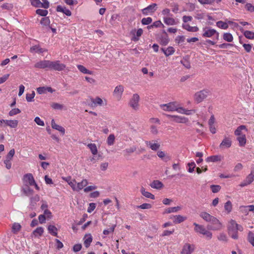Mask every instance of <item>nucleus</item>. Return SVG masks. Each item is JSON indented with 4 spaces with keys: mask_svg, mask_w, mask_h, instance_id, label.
<instances>
[{
    "mask_svg": "<svg viewBox=\"0 0 254 254\" xmlns=\"http://www.w3.org/2000/svg\"><path fill=\"white\" fill-rule=\"evenodd\" d=\"M11 232L14 234H18L21 229V225L17 222H14L11 225Z\"/></svg>",
    "mask_w": 254,
    "mask_h": 254,
    "instance_id": "obj_34",
    "label": "nucleus"
},
{
    "mask_svg": "<svg viewBox=\"0 0 254 254\" xmlns=\"http://www.w3.org/2000/svg\"><path fill=\"white\" fill-rule=\"evenodd\" d=\"M87 146L89 149L92 155H96L98 154V151L96 144L90 143L88 144Z\"/></svg>",
    "mask_w": 254,
    "mask_h": 254,
    "instance_id": "obj_39",
    "label": "nucleus"
},
{
    "mask_svg": "<svg viewBox=\"0 0 254 254\" xmlns=\"http://www.w3.org/2000/svg\"><path fill=\"white\" fill-rule=\"evenodd\" d=\"M142 33L143 30L141 28H139L137 30H132L130 33L131 36V40L134 42L138 41Z\"/></svg>",
    "mask_w": 254,
    "mask_h": 254,
    "instance_id": "obj_13",
    "label": "nucleus"
},
{
    "mask_svg": "<svg viewBox=\"0 0 254 254\" xmlns=\"http://www.w3.org/2000/svg\"><path fill=\"white\" fill-rule=\"evenodd\" d=\"M47 230L49 234L51 235L58 237V229L53 224H49L47 226Z\"/></svg>",
    "mask_w": 254,
    "mask_h": 254,
    "instance_id": "obj_29",
    "label": "nucleus"
},
{
    "mask_svg": "<svg viewBox=\"0 0 254 254\" xmlns=\"http://www.w3.org/2000/svg\"><path fill=\"white\" fill-rule=\"evenodd\" d=\"M201 235H203L207 240H210L212 238V233L206 229L204 230Z\"/></svg>",
    "mask_w": 254,
    "mask_h": 254,
    "instance_id": "obj_47",
    "label": "nucleus"
},
{
    "mask_svg": "<svg viewBox=\"0 0 254 254\" xmlns=\"http://www.w3.org/2000/svg\"><path fill=\"white\" fill-rule=\"evenodd\" d=\"M254 181V170L246 176V178L240 184L241 187H244L251 184Z\"/></svg>",
    "mask_w": 254,
    "mask_h": 254,
    "instance_id": "obj_12",
    "label": "nucleus"
},
{
    "mask_svg": "<svg viewBox=\"0 0 254 254\" xmlns=\"http://www.w3.org/2000/svg\"><path fill=\"white\" fill-rule=\"evenodd\" d=\"M21 113V110L18 108H13L9 112L8 115L10 117L14 116Z\"/></svg>",
    "mask_w": 254,
    "mask_h": 254,
    "instance_id": "obj_53",
    "label": "nucleus"
},
{
    "mask_svg": "<svg viewBox=\"0 0 254 254\" xmlns=\"http://www.w3.org/2000/svg\"><path fill=\"white\" fill-rule=\"evenodd\" d=\"M193 225L194 226V231L198 234L201 235L206 229L204 226L197 224L196 223H193Z\"/></svg>",
    "mask_w": 254,
    "mask_h": 254,
    "instance_id": "obj_35",
    "label": "nucleus"
},
{
    "mask_svg": "<svg viewBox=\"0 0 254 254\" xmlns=\"http://www.w3.org/2000/svg\"><path fill=\"white\" fill-rule=\"evenodd\" d=\"M44 232V228L42 227H38L32 232L31 236L32 237L39 238L43 235Z\"/></svg>",
    "mask_w": 254,
    "mask_h": 254,
    "instance_id": "obj_26",
    "label": "nucleus"
},
{
    "mask_svg": "<svg viewBox=\"0 0 254 254\" xmlns=\"http://www.w3.org/2000/svg\"><path fill=\"white\" fill-rule=\"evenodd\" d=\"M175 111H177L178 113L180 114H185L186 115H190L192 113L195 112L194 110H188L182 107H181L178 102Z\"/></svg>",
    "mask_w": 254,
    "mask_h": 254,
    "instance_id": "obj_18",
    "label": "nucleus"
},
{
    "mask_svg": "<svg viewBox=\"0 0 254 254\" xmlns=\"http://www.w3.org/2000/svg\"><path fill=\"white\" fill-rule=\"evenodd\" d=\"M62 179L67 182L73 191L79 192L82 190L85 193H87L96 189L95 186H87L88 181L86 179H83L81 181L77 182L75 179L71 177H62Z\"/></svg>",
    "mask_w": 254,
    "mask_h": 254,
    "instance_id": "obj_1",
    "label": "nucleus"
},
{
    "mask_svg": "<svg viewBox=\"0 0 254 254\" xmlns=\"http://www.w3.org/2000/svg\"><path fill=\"white\" fill-rule=\"evenodd\" d=\"M205 14L204 13L201 11H197L194 16V17L197 19H202L205 17Z\"/></svg>",
    "mask_w": 254,
    "mask_h": 254,
    "instance_id": "obj_63",
    "label": "nucleus"
},
{
    "mask_svg": "<svg viewBox=\"0 0 254 254\" xmlns=\"http://www.w3.org/2000/svg\"><path fill=\"white\" fill-rule=\"evenodd\" d=\"M77 67L78 70L83 74H93V72L86 68L85 66L82 65L78 64L77 65Z\"/></svg>",
    "mask_w": 254,
    "mask_h": 254,
    "instance_id": "obj_41",
    "label": "nucleus"
},
{
    "mask_svg": "<svg viewBox=\"0 0 254 254\" xmlns=\"http://www.w3.org/2000/svg\"><path fill=\"white\" fill-rule=\"evenodd\" d=\"M140 192L142 194V195H143L146 198H150L151 199H155V196L151 193L149 192V191H146L145 189L143 187L141 188Z\"/></svg>",
    "mask_w": 254,
    "mask_h": 254,
    "instance_id": "obj_36",
    "label": "nucleus"
},
{
    "mask_svg": "<svg viewBox=\"0 0 254 254\" xmlns=\"http://www.w3.org/2000/svg\"><path fill=\"white\" fill-rule=\"evenodd\" d=\"M203 33L202 34V36L204 37L210 38L215 36L217 40L219 39V34L214 29L206 27L203 29Z\"/></svg>",
    "mask_w": 254,
    "mask_h": 254,
    "instance_id": "obj_10",
    "label": "nucleus"
},
{
    "mask_svg": "<svg viewBox=\"0 0 254 254\" xmlns=\"http://www.w3.org/2000/svg\"><path fill=\"white\" fill-rule=\"evenodd\" d=\"M248 129L246 126L241 125L234 131V134L237 137V140L240 147H244L247 143L246 134Z\"/></svg>",
    "mask_w": 254,
    "mask_h": 254,
    "instance_id": "obj_2",
    "label": "nucleus"
},
{
    "mask_svg": "<svg viewBox=\"0 0 254 254\" xmlns=\"http://www.w3.org/2000/svg\"><path fill=\"white\" fill-rule=\"evenodd\" d=\"M217 239L219 241L223 242H227L228 241V238L226 235L223 233L219 234V235L217 236Z\"/></svg>",
    "mask_w": 254,
    "mask_h": 254,
    "instance_id": "obj_57",
    "label": "nucleus"
},
{
    "mask_svg": "<svg viewBox=\"0 0 254 254\" xmlns=\"http://www.w3.org/2000/svg\"><path fill=\"white\" fill-rule=\"evenodd\" d=\"M51 125L53 129L59 131L62 135H64L65 133V128L62 126L57 124L54 119L51 120Z\"/></svg>",
    "mask_w": 254,
    "mask_h": 254,
    "instance_id": "obj_19",
    "label": "nucleus"
},
{
    "mask_svg": "<svg viewBox=\"0 0 254 254\" xmlns=\"http://www.w3.org/2000/svg\"><path fill=\"white\" fill-rule=\"evenodd\" d=\"M225 210L228 212L230 213L232 209V204L230 201H227L224 205Z\"/></svg>",
    "mask_w": 254,
    "mask_h": 254,
    "instance_id": "obj_54",
    "label": "nucleus"
},
{
    "mask_svg": "<svg viewBox=\"0 0 254 254\" xmlns=\"http://www.w3.org/2000/svg\"><path fill=\"white\" fill-rule=\"evenodd\" d=\"M162 51L167 57L173 55L175 51L174 48L172 47H168L166 49L163 48Z\"/></svg>",
    "mask_w": 254,
    "mask_h": 254,
    "instance_id": "obj_44",
    "label": "nucleus"
},
{
    "mask_svg": "<svg viewBox=\"0 0 254 254\" xmlns=\"http://www.w3.org/2000/svg\"><path fill=\"white\" fill-rule=\"evenodd\" d=\"M57 11L58 12H62L68 16L71 15V12L68 9L61 5H59L57 6Z\"/></svg>",
    "mask_w": 254,
    "mask_h": 254,
    "instance_id": "obj_37",
    "label": "nucleus"
},
{
    "mask_svg": "<svg viewBox=\"0 0 254 254\" xmlns=\"http://www.w3.org/2000/svg\"><path fill=\"white\" fill-rule=\"evenodd\" d=\"M5 126L10 128H16L18 125V121L16 120H6Z\"/></svg>",
    "mask_w": 254,
    "mask_h": 254,
    "instance_id": "obj_33",
    "label": "nucleus"
},
{
    "mask_svg": "<svg viewBox=\"0 0 254 254\" xmlns=\"http://www.w3.org/2000/svg\"><path fill=\"white\" fill-rule=\"evenodd\" d=\"M223 39L228 42H231L233 40V37L230 33H225L223 35Z\"/></svg>",
    "mask_w": 254,
    "mask_h": 254,
    "instance_id": "obj_46",
    "label": "nucleus"
},
{
    "mask_svg": "<svg viewBox=\"0 0 254 254\" xmlns=\"http://www.w3.org/2000/svg\"><path fill=\"white\" fill-rule=\"evenodd\" d=\"M92 102L95 106H103L107 104V100L105 98L102 99L99 97H96L93 99Z\"/></svg>",
    "mask_w": 254,
    "mask_h": 254,
    "instance_id": "obj_22",
    "label": "nucleus"
},
{
    "mask_svg": "<svg viewBox=\"0 0 254 254\" xmlns=\"http://www.w3.org/2000/svg\"><path fill=\"white\" fill-rule=\"evenodd\" d=\"M223 159V157L220 155H213L207 157L206 161L207 162H216L221 161Z\"/></svg>",
    "mask_w": 254,
    "mask_h": 254,
    "instance_id": "obj_31",
    "label": "nucleus"
},
{
    "mask_svg": "<svg viewBox=\"0 0 254 254\" xmlns=\"http://www.w3.org/2000/svg\"><path fill=\"white\" fill-rule=\"evenodd\" d=\"M195 246L193 244L185 243L182 248L181 254H192L195 251Z\"/></svg>",
    "mask_w": 254,
    "mask_h": 254,
    "instance_id": "obj_7",
    "label": "nucleus"
},
{
    "mask_svg": "<svg viewBox=\"0 0 254 254\" xmlns=\"http://www.w3.org/2000/svg\"><path fill=\"white\" fill-rule=\"evenodd\" d=\"M229 24H231L234 26H238V24L230 20H226V21H219L216 22V26L222 29H227L229 27Z\"/></svg>",
    "mask_w": 254,
    "mask_h": 254,
    "instance_id": "obj_15",
    "label": "nucleus"
},
{
    "mask_svg": "<svg viewBox=\"0 0 254 254\" xmlns=\"http://www.w3.org/2000/svg\"><path fill=\"white\" fill-rule=\"evenodd\" d=\"M30 52L32 53H42L47 52V50L40 47L39 45L33 46L30 48Z\"/></svg>",
    "mask_w": 254,
    "mask_h": 254,
    "instance_id": "obj_32",
    "label": "nucleus"
},
{
    "mask_svg": "<svg viewBox=\"0 0 254 254\" xmlns=\"http://www.w3.org/2000/svg\"><path fill=\"white\" fill-rule=\"evenodd\" d=\"M150 187L153 189L160 190L163 188L164 185L161 182L156 180L151 183Z\"/></svg>",
    "mask_w": 254,
    "mask_h": 254,
    "instance_id": "obj_38",
    "label": "nucleus"
},
{
    "mask_svg": "<svg viewBox=\"0 0 254 254\" xmlns=\"http://www.w3.org/2000/svg\"><path fill=\"white\" fill-rule=\"evenodd\" d=\"M163 21L167 25H175L178 23V21L174 18L172 16L163 17Z\"/></svg>",
    "mask_w": 254,
    "mask_h": 254,
    "instance_id": "obj_28",
    "label": "nucleus"
},
{
    "mask_svg": "<svg viewBox=\"0 0 254 254\" xmlns=\"http://www.w3.org/2000/svg\"><path fill=\"white\" fill-rule=\"evenodd\" d=\"M248 241L254 247V233L250 232L248 234Z\"/></svg>",
    "mask_w": 254,
    "mask_h": 254,
    "instance_id": "obj_62",
    "label": "nucleus"
},
{
    "mask_svg": "<svg viewBox=\"0 0 254 254\" xmlns=\"http://www.w3.org/2000/svg\"><path fill=\"white\" fill-rule=\"evenodd\" d=\"M35 95V93L34 91H32L31 93H27L26 95V99L27 101L28 102L33 101Z\"/></svg>",
    "mask_w": 254,
    "mask_h": 254,
    "instance_id": "obj_55",
    "label": "nucleus"
},
{
    "mask_svg": "<svg viewBox=\"0 0 254 254\" xmlns=\"http://www.w3.org/2000/svg\"><path fill=\"white\" fill-rule=\"evenodd\" d=\"M140 96L137 93L133 94L128 102V106L134 111H137L139 109Z\"/></svg>",
    "mask_w": 254,
    "mask_h": 254,
    "instance_id": "obj_5",
    "label": "nucleus"
},
{
    "mask_svg": "<svg viewBox=\"0 0 254 254\" xmlns=\"http://www.w3.org/2000/svg\"><path fill=\"white\" fill-rule=\"evenodd\" d=\"M157 155L164 162H168L171 160V157L164 151L158 150Z\"/></svg>",
    "mask_w": 254,
    "mask_h": 254,
    "instance_id": "obj_21",
    "label": "nucleus"
},
{
    "mask_svg": "<svg viewBox=\"0 0 254 254\" xmlns=\"http://www.w3.org/2000/svg\"><path fill=\"white\" fill-rule=\"evenodd\" d=\"M157 9V4L153 3L149 5L147 7L142 9V11L144 14L147 15L149 13H151L156 11Z\"/></svg>",
    "mask_w": 254,
    "mask_h": 254,
    "instance_id": "obj_24",
    "label": "nucleus"
},
{
    "mask_svg": "<svg viewBox=\"0 0 254 254\" xmlns=\"http://www.w3.org/2000/svg\"><path fill=\"white\" fill-rule=\"evenodd\" d=\"M152 205L150 203H144L140 205L136 206L137 208H140L141 209H149L152 208Z\"/></svg>",
    "mask_w": 254,
    "mask_h": 254,
    "instance_id": "obj_50",
    "label": "nucleus"
},
{
    "mask_svg": "<svg viewBox=\"0 0 254 254\" xmlns=\"http://www.w3.org/2000/svg\"><path fill=\"white\" fill-rule=\"evenodd\" d=\"M182 27L184 29L190 32H197L198 30V28L197 26H190L188 24H183Z\"/></svg>",
    "mask_w": 254,
    "mask_h": 254,
    "instance_id": "obj_43",
    "label": "nucleus"
},
{
    "mask_svg": "<svg viewBox=\"0 0 254 254\" xmlns=\"http://www.w3.org/2000/svg\"><path fill=\"white\" fill-rule=\"evenodd\" d=\"M162 14L163 15V17H167L168 16H172L171 14L170 10L168 8L164 9L162 12Z\"/></svg>",
    "mask_w": 254,
    "mask_h": 254,
    "instance_id": "obj_64",
    "label": "nucleus"
},
{
    "mask_svg": "<svg viewBox=\"0 0 254 254\" xmlns=\"http://www.w3.org/2000/svg\"><path fill=\"white\" fill-rule=\"evenodd\" d=\"M43 214L47 218V220H50L53 218L52 213L49 209L45 210Z\"/></svg>",
    "mask_w": 254,
    "mask_h": 254,
    "instance_id": "obj_59",
    "label": "nucleus"
},
{
    "mask_svg": "<svg viewBox=\"0 0 254 254\" xmlns=\"http://www.w3.org/2000/svg\"><path fill=\"white\" fill-rule=\"evenodd\" d=\"M231 145L232 141L231 139L229 137H225L220 144L219 147L221 148H228L230 147Z\"/></svg>",
    "mask_w": 254,
    "mask_h": 254,
    "instance_id": "obj_27",
    "label": "nucleus"
},
{
    "mask_svg": "<svg viewBox=\"0 0 254 254\" xmlns=\"http://www.w3.org/2000/svg\"><path fill=\"white\" fill-rule=\"evenodd\" d=\"M23 182L24 185L27 187L34 186L37 190H40V188L36 184L33 175L31 173H28L24 175Z\"/></svg>",
    "mask_w": 254,
    "mask_h": 254,
    "instance_id": "obj_4",
    "label": "nucleus"
},
{
    "mask_svg": "<svg viewBox=\"0 0 254 254\" xmlns=\"http://www.w3.org/2000/svg\"><path fill=\"white\" fill-rule=\"evenodd\" d=\"M115 141V136L114 134H110L107 137V143L108 145H113Z\"/></svg>",
    "mask_w": 254,
    "mask_h": 254,
    "instance_id": "obj_45",
    "label": "nucleus"
},
{
    "mask_svg": "<svg viewBox=\"0 0 254 254\" xmlns=\"http://www.w3.org/2000/svg\"><path fill=\"white\" fill-rule=\"evenodd\" d=\"M84 245L86 248H88L92 241V237L91 234H86L85 235L84 238Z\"/></svg>",
    "mask_w": 254,
    "mask_h": 254,
    "instance_id": "obj_42",
    "label": "nucleus"
},
{
    "mask_svg": "<svg viewBox=\"0 0 254 254\" xmlns=\"http://www.w3.org/2000/svg\"><path fill=\"white\" fill-rule=\"evenodd\" d=\"M51 107L55 110H62L64 109V105L58 103H53L51 105Z\"/></svg>",
    "mask_w": 254,
    "mask_h": 254,
    "instance_id": "obj_51",
    "label": "nucleus"
},
{
    "mask_svg": "<svg viewBox=\"0 0 254 254\" xmlns=\"http://www.w3.org/2000/svg\"><path fill=\"white\" fill-rule=\"evenodd\" d=\"M36 13L40 16L45 17L48 14V11L46 9H38L36 10Z\"/></svg>",
    "mask_w": 254,
    "mask_h": 254,
    "instance_id": "obj_58",
    "label": "nucleus"
},
{
    "mask_svg": "<svg viewBox=\"0 0 254 254\" xmlns=\"http://www.w3.org/2000/svg\"><path fill=\"white\" fill-rule=\"evenodd\" d=\"M210 92L206 89H203L196 92L193 95V99L197 103L202 102L209 95Z\"/></svg>",
    "mask_w": 254,
    "mask_h": 254,
    "instance_id": "obj_6",
    "label": "nucleus"
},
{
    "mask_svg": "<svg viewBox=\"0 0 254 254\" xmlns=\"http://www.w3.org/2000/svg\"><path fill=\"white\" fill-rule=\"evenodd\" d=\"M31 4L36 7H43L48 8L49 7L50 4L48 1L41 2L40 0H30Z\"/></svg>",
    "mask_w": 254,
    "mask_h": 254,
    "instance_id": "obj_17",
    "label": "nucleus"
},
{
    "mask_svg": "<svg viewBox=\"0 0 254 254\" xmlns=\"http://www.w3.org/2000/svg\"><path fill=\"white\" fill-rule=\"evenodd\" d=\"M164 24L162 23L160 20H158L155 21L151 25L148 26V28H152V27H164Z\"/></svg>",
    "mask_w": 254,
    "mask_h": 254,
    "instance_id": "obj_60",
    "label": "nucleus"
},
{
    "mask_svg": "<svg viewBox=\"0 0 254 254\" xmlns=\"http://www.w3.org/2000/svg\"><path fill=\"white\" fill-rule=\"evenodd\" d=\"M125 90V87L122 85H119L116 86L113 92L114 97L118 101L122 99Z\"/></svg>",
    "mask_w": 254,
    "mask_h": 254,
    "instance_id": "obj_8",
    "label": "nucleus"
},
{
    "mask_svg": "<svg viewBox=\"0 0 254 254\" xmlns=\"http://www.w3.org/2000/svg\"><path fill=\"white\" fill-rule=\"evenodd\" d=\"M181 209L182 207L179 206L176 207H169L165 210L164 213L169 214L171 213H176L181 210Z\"/></svg>",
    "mask_w": 254,
    "mask_h": 254,
    "instance_id": "obj_40",
    "label": "nucleus"
},
{
    "mask_svg": "<svg viewBox=\"0 0 254 254\" xmlns=\"http://www.w3.org/2000/svg\"><path fill=\"white\" fill-rule=\"evenodd\" d=\"M200 217L207 222H210L213 220V219L214 217V216L210 215L209 213L205 211L201 212L200 214Z\"/></svg>",
    "mask_w": 254,
    "mask_h": 254,
    "instance_id": "obj_30",
    "label": "nucleus"
},
{
    "mask_svg": "<svg viewBox=\"0 0 254 254\" xmlns=\"http://www.w3.org/2000/svg\"><path fill=\"white\" fill-rule=\"evenodd\" d=\"M50 65L51 61L44 60L37 63L35 64L34 66L39 68H45L46 67H49L50 68Z\"/></svg>",
    "mask_w": 254,
    "mask_h": 254,
    "instance_id": "obj_23",
    "label": "nucleus"
},
{
    "mask_svg": "<svg viewBox=\"0 0 254 254\" xmlns=\"http://www.w3.org/2000/svg\"><path fill=\"white\" fill-rule=\"evenodd\" d=\"M187 217L181 215H173L170 217L175 224H179L187 220Z\"/></svg>",
    "mask_w": 254,
    "mask_h": 254,
    "instance_id": "obj_25",
    "label": "nucleus"
},
{
    "mask_svg": "<svg viewBox=\"0 0 254 254\" xmlns=\"http://www.w3.org/2000/svg\"><path fill=\"white\" fill-rule=\"evenodd\" d=\"M210 223H211L212 226L211 229L213 231H219L222 229L223 225L222 223L215 217H214Z\"/></svg>",
    "mask_w": 254,
    "mask_h": 254,
    "instance_id": "obj_16",
    "label": "nucleus"
},
{
    "mask_svg": "<svg viewBox=\"0 0 254 254\" xmlns=\"http://www.w3.org/2000/svg\"><path fill=\"white\" fill-rule=\"evenodd\" d=\"M50 23V20L48 17H44L42 18L40 21V24L44 26H48Z\"/></svg>",
    "mask_w": 254,
    "mask_h": 254,
    "instance_id": "obj_52",
    "label": "nucleus"
},
{
    "mask_svg": "<svg viewBox=\"0 0 254 254\" xmlns=\"http://www.w3.org/2000/svg\"><path fill=\"white\" fill-rule=\"evenodd\" d=\"M167 117L171 121L177 123L188 124L189 122L188 118L181 116L168 115Z\"/></svg>",
    "mask_w": 254,
    "mask_h": 254,
    "instance_id": "obj_9",
    "label": "nucleus"
},
{
    "mask_svg": "<svg viewBox=\"0 0 254 254\" xmlns=\"http://www.w3.org/2000/svg\"><path fill=\"white\" fill-rule=\"evenodd\" d=\"M228 230L229 235L233 239H237L238 238L237 231H242L243 228L241 225L238 224L235 221L231 220L228 223Z\"/></svg>",
    "mask_w": 254,
    "mask_h": 254,
    "instance_id": "obj_3",
    "label": "nucleus"
},
{
    "mask_svg": "<svg viewBox=\"0 0 254 254\" xmlns=\"http://www.w3.org/2000/svg\"><path fill=\"white\" fill-rule=\"evenodd\" d=\"M243 34H244V36H245V37H246L247 38H248L249 39H254V32L246 30V31H244Z\"/></svg>",
    "mask_w": 254,
    "mask_h": 254,
    "instance_id": "obj_49",
    "label": "nucleus"
},
{
    "mask_svg": "<svg viewBox=\"0 0 254 254\" xmlns=\"http://www.w3.org/2000/svg\"><path fill=\"white\" fill-rule=\"evenodd\" d=\"M15 151L14 149H11L6 155L5 159L12 161L13 157L15 155Z\"/></svg>",
    "mask_w": 254,
    "mask_h": 254,
    "instance_id": "obj_48",
    "label": "nucleus"
},
{
    "mask_svg": "<svg viewBox=\"0 0 254 254\" xmlns=\"http://www.w3.org/2000/svg\"><path fill=\"white\" fill-rule=\"evenodd\" d=\"M84 79L90 85H94L96 84V80L92 77L86 76L84 77Z\"/></svg>",
    "mask_w": 254,
    "mask_h": 254,
    "instance_id": "obj_56",
    "label": "nucleus"
},
{
    "mask_svg": "<svg viewBox=\"0 0 254 254\" xmlns=\"http://www.w3.org/2000/svg\"><path fill=\"white\" fill-rule=\"evenodd\" d=\"M64 64L61 63L60 61H56L54 62L51 61L50 68L58 71H61L65 68Z\"/></svg>",
    "mask_w": 254,
    "mask_h": 254,
    "instance_id": "obj_14",
    "label": "nucleus"
},
{
    "mask_svg": "<svg viewBox=\"0 0 254 254\" xmlns=\"http://www.w3.org/2000/svg\"><path fill=\"white\" fill-rule=\"evenodd\" d=\"M245 7L246 9L249 12H254V5H253L252 3H247L245 5Z\"/></svg>",
    "mask_w": 254,
    "mask_h": 254,
    "instance_id": "obj_61",
    "label": "nucleus"
},
{
    "mask_svg": "<svg viewBox=\"0 0 254 254\" xmlns=\"http://www.w3.org/2000/svg\"><path fill=\"white\" fill-rule=\"evenodd\" d=\"M146 145L152 150L157 151L160 147V144L156 140H152L146 142Z\"/></svg>",
    "mask_w": 254,
    "mask_h": 254,
    "instance_id": "obj_20",
    "label": "nucleus"
},
{
    "mask_svg": "<svg viewBox=\"0 0 254 254\" xmlns=\"http://www.w3.org/2000/svg\"><path fill=\"white\" fill-rule=\"evenodd\" d=\"M177 106V102H171L167 104L160 105V108L165 111L174 112L175 111Z\"/></svg>",
    "mask_w": 254,
    "mask_h": 254,
    "instance_id": "obj_11",
    "label": "nucleus"
}]
</instances>
